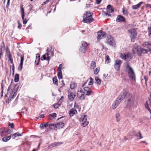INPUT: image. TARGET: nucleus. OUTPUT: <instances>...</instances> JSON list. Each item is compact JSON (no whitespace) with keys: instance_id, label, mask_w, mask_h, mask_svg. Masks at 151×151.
Listing matches in <instances>:
<instances>
[{"instance_id":"obj_5","label":"nucleus","mask_w":151,"mask_h":151,"mask_svg":"<svg viewBox=\"0 0 151 151\" xmlns=\"http://www.w3.org/2000/svg\"><path fill=\"white\" fill-rule=\"evenodd\" d=\"M142 49V48L139 46H134L132 49L133 52L134 54L137 53L139 56H141Z\"/></svg>"},{"instance_id":"obj_59","label":"nucleus","mask_w":151,"mask_h":151,"mask_svg":"<svg viewBox=\"0 0 151 151\" xmlns=\"http://www.w3.org/2000/svg\"><path fill=\"white\" fill-rule=\"evenodd\" d=\"M53 107L55 109H57L58 108L59 106L58 104H53L52 105Z\"/></svg>"},{"instance_id":"obj_40","label":"nucleus","mask_w":151,"mask_h":151,"mask_svg":"<svg viewBox=\"0 0 151 151\" xmlns=\"http://www.w3.org/2000/svg\"><path fill=\"white\" fill-rule=\"evenodd\" d=\"M138 132L139 133V136H138L137 134L136 135V136L137 137V138L139 139H141L142 138H143V137L142 136V134L139 131Z\"/></svg>"},{"instance_id":"obj_38","label":"nucleus","mask_w":151,"mask_h":151,"mask_svg":"<svg viewBox=\"0 0 151 151\" xmlns=\"http://www.w3.org/2000/svg\"><path fill=\"white\" fill-rule=\"evenodd\" d=\"M105 61L107 63H108L111 62V59L109 58V56L107 55L105 57Z\"/></svg>"},{"instance_id":"obj_62","label":"nucleus","mask_w":151,"mask_h":151,"mask_svg":"<svg viewBox=\"0 0 151 151\" xmlns=\"http://www.w3.org/2000/svg\"><path fill=\"white\" fill-rule=\"evenodd\" d=\"M10 0H7V2L6 5V7L8 8L9 5Z\"/></svg>"},{"instance_id":"obj_44","label":"nucleus","mask_w":151,"mask_h":151,"mask_svg":"<svg viewBox=\"0 0 151 151\" xmlns=\"http://www.w3.org/2000/svg\"><path fill=\"white\" fill-rule=\"evenodd\" d=\"M99 70H100V68H96L94 70V73L95 74V75H97L99 71Z\"/></svg>"},{"instance_id":"obj_41","label":"nucleus","mask_w":151,"mask_h":151,"mask_svg":"<svg viewBox=\"0 0 151 151\" xmlns=\"http://www.w3.org/2000/svg\"><path fill=\"white\" fill-rule=\"evenodd\" d=\"M148 52V49H146L144 48H142V54L143 53H146Z\"/></svg>"},{"instance_id":"obj_1","label":"nucleus","mask_w":151,"mask_h":151,"mask_svg":"<svg viewBox=\"0 0 151 151\" xmlns=\"http://www.w3.org/2000/svg\"><path fill=\"white\" fill-rule=\"evenodd\" d=\"M126 101L127 102V107L130 109L135 108L137 106V102L135 98L131 94H129L127 95Z\"/></svg>"},{"instance_id":"obj_18","label":"nucleus","mask_w":151,"mask_h":151,"mask_svg":"<svg viewBox=\"0 0 151 151\" xmlns=\"http://www.w3.org/2000/svg\"><path fill=\"white\" fill-rule=\"evenodd\" d=\"M49 53H46L45 55H42L41 58V60H49L50 58L48 56Z\"/></svg>"},{"instance_id":"obj_26","label":"nucleus","mask_w":151,"mask_h":151,"mask_svg":"<svg viewBox=\"0 0 151 151\" xmlns=\"http://www.w3.org/2000/svg\"><path fill=\"white\" fill-rule=\"evenodd\" d=\"M77 96L80 99L83 100L85 99V96L84 93H82L80 95L79 93H78Z\"/></svg>"},{"instance_id":"obj_2","label":"nucleus","mask_w":151,"mask_h":151,"mask_svg":"<svg viewBox=\"0 0 151 151\" xmlns=\"http://www.w3.org/2000/svg\"><path fill=\"white\" fill-rule=\"evenodd\" d=\"M125 71L128 73L129 78L132 81H135L136 76L132 68L129 65V63H126L125 67Z\"/></svg>"},{"instance_id":"obj_27","label":"nucleus","mask_w":151,"mask_h":151,"mask_svg":"<svg viewBox=\"0 0 151 151\" xmlns=\"http://www.w3.org/2000/svg\"><path fill=\"white\" fill-rule=\"evenodd\" d=\"M49 127L51 129H57L56 127V124H49Z\"/></svg>"},{"instance_id":"obj_3","label":"nucleus","mask_w":151,"mask_h":151,"mask_svg":"<svg viewBox=\"0 0 151 151\" xmlns=\"http://www.w3.org/2000/svg\"><path fill=\"white\" fill-rule=\"evenodd\" d=\"M93 13L90 12H87L85 13L83 16V21L87 23H90L92 22L94 19L92 17Z\"/></svg>"},{"instance_id":"obj_19","label":"nucleus","mask_w":151,"mask_h":151,"mask_svg":"<svg viewBox=\"0 0 151 151\" xmlns=\"http://www.w3.org/2000/svg\"><path fill=\"white\" fill-rule=\"evenodd\" d=\"M107 12L112 13L114 11V9L111 5H109L107 6Z\"/></svg>"},{"instance_id":"obj_16","label":"nucleus","mask_w":151,"mask_h":151,"mask_svg":"<svg viewBox=\"0 0 151 151\" xmlns=\"http://www.w3.org/2000/svg\"><path fill=\"white\" fill-rule=\"evenodd\" d=\"M77 113V111L76 109L75 108L71 109L69 111V114L70 116H73L74 114H76Z\"/></svg>"},{"instance_id":"obj_10","label":"nucleus","mask_w":151,"mask_h":151,"mask_svg":"<svg viewBox=\"0 0 151 151\" xmlns=\"http://www.w3.org/2000/svg\"><path fill=\"white\" fill-rule=\"evenodd\" d=\"M122 62L120 60H116L115 61L114 66L116 70L118 71L120 70V67L122 64Z\"/></svg>"},{"instance_id":"obj_7","label":"nucleus","mask_w":151,"mask_h":151,"mask_svg":"<svg viewBox=\"0 0 151 151\" xmlns=\"http://www.w3.org/2000/svg\"><path fill=\"white\" fill-rule=\"evenodd\" d=\"M106 42L108 45L113 47L115 46V41L114 38L110 36L108 37V38L106 40Z\"/></svg>"},{"instance_id":"obj_14","label":"nucleus","mask_w":151,"mask_h":151,"mask_svg":"<svg viewBox=\"0 0 151 151\" xmlns=\"http://www.w3.org/2000/svg\"><path fill=\"white\" fill-rule=\"evenodd\" d=\"M76 96V94L73 92H69L68 93V98L70 101H73Z\"/></svg>"},{"instance_id":"obj_52","label":"nucleus","mask_w":151,"mask_h":151,"mask_svg":"<svg viewBox=\"0 0 151 151\" xmlns=\"http://www.w3.org/2000/svg\"><path fill=\"white\" fill-rule=\"evenodd\" d=\"M24 60V55H21V60H20V63H21L23 64V61Z\"/></svg>"},{"instance_id":"obj_29","label":"nucleus","mask_w":151,"mask_h":151,"mask_svg":"<svg viewBox=\"0 0 151 151\" xmlns=\"http://www.w3.org/2000/svg\"><path fill=\"white\" fill-rule=\"evenodd\" d=\"M11 138V136H8L7 137H5L2 138V140L3 142H6L10 140Z\"/></svg>"},{"instance_id":"obj_31","label":"nucleus","mask_w":151,"mask_h":151,"mask_svg":"<svg viewBox=\"0 0 151 151\" xmlns=\"http://www.w3.org/2000/svg\"><path fill=\"white\" fill-rule=\"evenodd\" d=\"M96 66V63L94 61H92L91 64L90 68L94 69Z\"/></svg>"},{"instance_id":"obj_48","label":"nucleus","mask_w":151,"mask_h":151,"mask_svg":"<svg viewBox=\"0 0 151 151\" xmlns=\"http://www.w3.org/2000/svg\"><path fill=\"white\" fill-rule=\"evenodd\" d=\"M8 58L9 60L10 61L11 63H13V58L12 56L11 55H10L8 56Z\"/></svg>"},{"instance_id":"obj_22","label":"nucleus","mask_w":151,"mask_h":151,"mask_svg":"<svg viewBox=\"0 0 151 151\" xmlns=\"http://www.w3.org/2000/svg\"><path fill=\"white\" fill-rule=\"evenodd\" d=\"M7 135L5 132V129L2 128L0 129V136L1 137Z\"/></svg>"},{"instance_id":"obj_32","label":"nucleus","mask_w":151,"mask_h":151,"mask_svg":"<svg viewBox=\"0 0 151 151\" xmlns=\"http://www.w3.org/2000/svg\"><path fill=\"white\" fill-rule=\"evenodd\" d=\"M58 78L60 79H61L62 78L63 76L62 74V72L61 70L60 71H58Z\"/></svg>"},{"instance_id":"obj_25","label":"nucleus","mask_w":151,"mask_h":151,"mask_svg":"<svg viewBox=\"0 0 151 151\" xmlns=\"http://www.w3.org/2000/svg\"><path fill=\"white\" fill-rule=\"evenodd\" d=\"M142 2H141L137 5H133L132 6L133 9L136 10L139 8L140 5L142 4Z\"/></svg>"},{"instance_id":"obj_46","label":"nucleus","mask_w":151,"mask_h":151,"mask_svg":"<svg viewBox=\"0 0 151 151\" xmlns=\"http://www.w3.org/2000/svg\"><path fill=\"white\" fill-rule=\"evenodd\" d=\"M90 81L89 82L88 85H92L93 84V79L91 77L90 78Z\"/></svg>"},{"instance_id":"obj_11","label":"nucleus","mask_w":151,"mask_h":151,"mask_svg":"<svg viewBox=\"0 0 151 151\" xmlns=\"http://www.w3.org/2000/svg\"><path fill=\"white\" fill-rule=\"evenodd\" d=\"M85 91L84 93L86 95L89 96L93 93V91L91 90L90 88L88 87H85L84 88Z\"/></svg>"},{"instance_id":"obj_39","label":"nucleus","mask_w":151,"mask_h":151,"mask_svg":"<svg viewBox=\"0 0 151 151\" xmlns=\"http://www.w3.org/2000/svg\"><path fill=\"white\" fill-rule=\"evenodd\" d=\"M148 32L149 36L151 37V26L148 28Z\"/></svg>"},{"instance_id":"obj_43","label":"nucleus","mask_w":151,"mask_h":151,"mask_svg":"<svg viewBox=\"0 0 151 151\" xmlns=\"http://www.w3.org/2000/svg\"><path fill=\"white\" fill-rule=\"evenodd\" d=\"M125 54L121 53L119 56V57L122 59L125 60Z\"/></svg>"},{"instance_id":"obj_9","label":"nucleus","mask_w":151,"mask_h":151,"mask_svg":"<svg viewBox=\"0 0 151 151\" xmlns=\"http://www.w3.org/2000/svg\"><path fill=\"white\" fill-rule=\"evenodd\" d=\"M129 93H127L126 91H124L123 92H121V94L117 98L118 100L121 102L124 98L125 97L127 98V95Z\"/></svg>"},{"instance_id":"obj_55","label":"nucleus","mask_w":151,"mask_h":151,"mask_svg":"<svg viewBox=\"0 0 151 151\" xmlns=\"http://www.w3.org/2000/svg\"><path fill=\"white\" fill-rule=\"evenodd\" d=\"M103 14L105 16L108 15L109 16H111V14L108 13V12H103Z\"/></svg>"},{"instance_id":"obj_63","label":"nucleus","mask_w":151,"mask_h":151,"mask_svg":"<svg viewBox=\"0 0 151 151\" xmlns=\"http://www.w3.org/2000/svg\"><path fill=\"white\" fill-rule=\"evenodd\" d=\"M96 3L97 4H99L101 1V0H96Z\"/></svg>"},{"instance_id":"obj_24","label":"nucleus","mask_w":151,"mask_h":151,"mask_svg":"<svg viewBox=\"0 0 151 151\" xmlns=\"http://www.w3.org/2000/svg\"><path fill=\"white\" fill-rule=\"evenodd\" d=\"M131 59V55L130 53H128L125 54V60L127 61L130 60Z\"/></svg>"},{"instance_id":"obj_21","label":"nucleus","mask_w":151,"mask_h":151,"mask_svg":"<svg viewBox=\"0 0 151 151\" xmlns=\"http://www.w3.org/2000/svg\"><path fill=\"white\" fill-rule=\"evenodd\" d=\"M57 129L62 128L64 126V124L62 122H60L56 124Z\"/></svg>"},{"instance_id":"obj_45","label":"nucleus","mask_w":151,"mask_h":151,"mask_svg":"<svg viewBox=\"0 0 151 151\" xmlns=\"http://www.w3.org/2000/svg\"><path fill=\"white\" fill-rule=\"evenodd\" d=\"M13 85V84L12 83H11L10 85L9 86L8 88V89L7 90V94H8L9 93V91L10 89H11L12 87V86Z\"/></svg>"},{"instance_id":"obj_53","label":"nucleus","mask_w":151,"mask_h":151,"mask_svg":"<svg viewBox=\"0 0 151 151\" xmlns=\"http://www.w3.org/2000/svg\"><path fill=\"white\" fill-rule=\"evenodd\" d=\"M13 93V92L12 91V93H10L9 94V97L11 99H12L14 97V94L13 95H12V94ZM15 93H14V94H15Z\"/></svg>"},{"instance_id":"obj_47","label":"nucleus","mask_w":151,"mask_h":151,"mask_svg":"<svg viewBox=\"0 0 151 151\" xmlns=\"http://www.w3.org/2000/svg\"><path fill=\"white\" fill-rule=\"evenodd\" d=\"M23 65V63H20L18 68V70L19 71H21L22 70Z\"/></svg>"},{"instance_id":"obj_34","label":"nucleus","mask_w":151,"mask_h":151,"mask_svg":"<svg viewBox=\"0 0 151 151\" xmlns=\"http://www.w3.org/2000/svg\"><path fill=\"white\" fill-rule=\"evenodd\" d=\"M77 86V84L75 83H72L70 84V88L73 89Z\"/></svg>"},{"instance_id":"obj_42","label":"nucleus","mask_w":151,"mask_h":151,"mask_svg":"<svg viewBox=\"0 0 151 151\" xmlns=\"http://www.w3.org/2000/svg\"><path fill=\"white\" fill-rule=\"evenodd\" d=\"M120 114L119 113L116 114V120L117 122H118L120 120L119 119Z\"/></svg>"},{"instance_id":"obj_23","label":"nucleus","mask_w":151,"mask_h":151,"mask_svg":"<svg viewBox=\"0 0 151 151\" xmlns=\"http://www.w3.org/2000/svg\"><path fill=\"white\" fill-rule=\"evenodd\" d=\"M48 126H49L48 122H47L46 123H43L40 124V127L41 129H44L47 127Z\"/></svg>"},{"instance_id":"obj_33","label":"nucleus","mask_w":151,"mask_h":151,"mask_svg":"<svg viewBox=\"0 0 151 151\" xmlns=\"http://www.w3.org/2000/svg\"><path fill=\"white\" fill-rule=\"evenodd\" d=\"M122 13L124 15L127 16L128 14V12L127 9L124 7L122 9Z\"/></svg>"},{"instance_id":"obj_51","label":"nucleus","mask_w":151,"mask_h":151,"mask_svg":"<svg viewBox=\"0 0 151 151\" xmlns=\"http://www.w3.org/2000/svg\"><path fill=\"white\" fill-rule=\"evenodd\" d=\"M9 126L10 127V128H13L14 127V124L13 123H11L9 122Z\"/></svg>"},{"instance_id":"obj_4","label":"nucleus","mask_w":151,"mask_h":151,"mask_svg":"<svg viewBox=\"0 0 151 151\" xmlns=\"http://www.w3.org/2000/svg\"><path fill=\"white\" fill-rule=\"evenodd\" d=\"M128 31L130 35V37L131 41L133 42H134L137 35L136 29L134 28L132 29L128 30Z\"/></svg>"},{"instance_id":"obj_60","label":"nucleus","mask_w":151,"mask_h":151,"mask_svg":"<svg viewBox=\"0 0 151 151\" xmlns=\"http://www.w3.org/2000/svg\"><path fill=\"white\" fill-rule=\"evenodd\" d=\"M58 142H55L53 143H52L51 144V145L53 146V147H55L56 146H57L58 145Z\"/></svg>"},{"instance_id":"obj_37","label":"nucleus","mask_w":151,"mask_h":151,"mask_svg":"<svg viewBox=\"0 0 151 151\" xmlns=\"http://www.w3.org/2000/svg\"><path fill=\"white\" fill-rule=\"evenodd\" d=\"M19 80V75L18 74H16L15 76L14 81L15 82H17Z\"/></svg>"},{"instance_id":"obj_50","label":"nucleus","mask_w":151,"mask_h":151,"mask_svg":"<svg viewBox=\"0 0 151 151\" xmlns=\"http://www.w3.org/2000/svg\"><path fill=\"white\" fill-rule=\"evenodd\" d=\"M17 23L18 24V28L20 29L22 27V25L20 23L19 21L18 20L17 21Z\"/></svg>"},{"instance_id":"obj_13","label":"nucleus","mask_w":151,"mask_h":151,"mask_svg":"<svg viewBox=\"0 0 151 151\" xmlns=\"http://www.w3.org/2000/svg\"><path fill=\"white\" fill-rule=\"evenodd\" d=\"M97 35V39L99 41L103 37H105L106 36V33L104 32H98Z\"/></svg>"},{"instance_id":"obj_49","label":"nucleus","mask_w":151,"mask_h":151,"mask_svg":"<svg viewBox=\"0 0 151 151\" xmlns=\"http://www.w3.org/2000/svg\"><path fill=\"white\" fill-rule=\"evenodd\" d=\"M24 18V17L23 18H22H22L23 20V24H25L27 23V20L26 19H25Z\"/></svg>"},{"instance_id":"obj_28","label":"nucleus","mask_w":151,"mask_h":151,"mask_svg":"<svg viewBox=\"0 0 151 151\" xmlns=\"http://www.w3.org/2000/svg\"><path fill=\"white\" fill-rule=\"evenodd\" d=\"M21 11V14L22 15V17L23 18L24 16H25L24 10L23 8V6L22 5H21L20 6Z\"/></svg>"},{"instance_id":"obj_20","label":"nucleus","mask_w":151,"mask_h":151,"mask_svg":"<svg viewBox=\"0 0 151 151\" xmlns=\"http://www.w3.org/2000/svg\"><path fill=\"white\" fill-rule=\"evenodd\" d=\"M40 55L37 53L36 54V59L35 61V64L36 65H37L40 61Z\"/></svg>"},{"instance_id":"obj_54","label":"nucleus","mask_w":151,"mask_h":151,"mask_svg":"<svg viewBox=\"0 0 151 151\" xmlns=\"http://www.w3.org/2000/svg\"><path fill=\"white\" fill-rule=\"evenodd\" d=\"M145 108L148 110V109H149V107L148 104L147 103V101L146 103L145 104Z\"/></svg>"},{"instance_id":"obj_36","label":"nucleus","mask_w":151,"mask_h":151,"mask_svg":"<svg viewBox=\"0 0 151 151\" xmlns=\"http://www.w3.org/2000/svg\"><path fill=\"white\" fill-rule=\"evenodd\" d=\"M95 80L96 81V83L99 85L101 84V80L99 78V77H96L95 78Z\"/></svg>"},{"instance_id":"obj_8","label":"nucleus","mask_w":151,"mask_h":151,"mask_svg":"<svg viewBox=\"0 0 151 151\" xmlns=\"http://www.w3.org/2000/svg\"><path fill=\"white\" fill-rule=\"evenodd\" d=\"M87 116V115H84L83 116H82L80 119V121L83 122L81 124L82 126L83 127H86L89 123L88 121H87V118H86V117Z\"/></svg>"},{"instance_id":"obj_30","label":"nucleus","mask_w":151,"mask_h":151,"mask_svg":"<svg viewBox=\"0 0 151 151\" xmlns=\"http://www.w3.org/2000/svg\"><path fill=\"white\" fill-rule=\"evenodd\" d=\"M22 134L23 133L20 134L19 132H16L12 136V137L13 138H14L17 136H21L22 135Z\"/></svg>"},{"instance_id":"obj_61","label":"nucleus","mask_w":151,"mask_h":151,"mask_svg":"<svg viewBox=\"0 0 151 151\" xmlns=\"http://www.w3.org/2000/svg\"><path fill=\"white\" fill-rule=\"evenodd\" d=\"M52 48H51V51L50 52H49V54H50V53H51L50 54H51V55L52 56L53 55H54V52H53V50H52Z\"/></svg>"},{"instance_id":"obj_35","label":"nucleus","mask_w":151,"mask_h":151,"mask_svg":"<svg viewBox=\"0 0 151 151\" xmlns=\"http://www.w3.org/2000/svg\"><path fill=\"white\" fill-rule=\"evenodd\" d=\"M53 83L57 86L58 85V81L56 77H54L52 79Z\"/></svg>"},{"instance_id":"obj_12","label":"nucleus","mask_w":151,"mask_h":151,"mask_svg":"<svg viewBox=\"0 0 151 151\" xmlns=\"http://www.w3.org/2000/svg\"><path fill=\"white\" fill-rule=\"evenodd\" d=\"M142 46L143 47L147 48L149 50L151 48V41L145 42H144L142 44Z\"/></svg>"},{"instance_id":"obj_64","label":"nucleus","mask_w":151,"mask_h":151,"mask_svg":"<svg viewBox=\"0 0 151 151\" xmlns=\"http://www.w3.org/2000/svg\"><path fill=\"white\" fill-rule=\"evenodd\" d=\"M144 79H145V83L148 80V78L146 76H145L144 77Z\"/></svg>"},{"instance_id":"obj_17","label":"nucleus","mask_w":151,"mask_h":151,"mask_svg":"<svg viewBox=\"0 0 151 151\" xmlns=\"http://www.w3.org/2000/svg\"><path fill=\"white\" fill-rule=\"evenodd\" d=\"M120 102L116 99V100L113 104L112 108L113 109H115L119 104Z\"/></svg>"},{"instance_id":"obj_6","label":"nucleus","mask_w":151,"mask_h":151,"mask_svg":"<svg viewBox=\"0 0 151 151\" xmlns=\"http://www.w3.org/2000/svg\"><path fill=\"white\" fill-rule=\"evenodd\" d=\"M88 44L84 41H82V45L80 48V51L82 53H84L88 48Z\"/></svg>"},{"instance_id":"obj_58","label":"nucleus","mask_w":151,"mask_h":151,"mask_svg":"<svg viewBox=\"0 0 151 151\" xmlns=\"http://www.w3.org/2000/svg\"><path fill=\"white\" fill-rule=\"evenodd\" d=\"M2 55V46H0V59L1 58V55Z\"/></svg>"},{"instance_id":"obj_15","label":"nucleus","mask_w":151,"mask_h":151,"mask_svg":"<svg viewBox=\"0 0 151 151\" xmlns=\"http://www.w3.org/2000/svg\"><path fill=\"white\" fill-rule=\"evenodd\" d=\"M125 21V17L121 15H118L116 19V21L117 22H124Z\"/></svg>"},{"instance_id":"obj_56","label":"nucleus","mask_w":151,"mask_h":151,"mask_svg":"<svg viewBox=\"0 0 151 151\" xmlns=\"http://www.w3.org/2000/svg\"><path fill=\"white\" fill-rule=\"evenodd\" d=\"M6 52L8 56L11 55V52L9 50L6 49Z\"/></svg>"},{"instance_id":"obj_57","label":"nucleus","mask_w":151,"mask_h":151,"mask_svg":"<svg viewBox=\"0 0 151 151\" xmlns=\"http://www.w3.org/2000/svg\"><path fill=\"white\" fill-rule=\"evenodd\" d=\"M49 116H52L53 118H54L56 116V114L55 113H54L52 114H50Z\"/></svg>"}]
</instances>
